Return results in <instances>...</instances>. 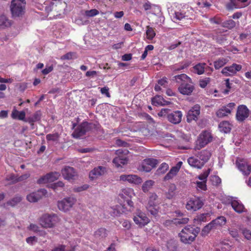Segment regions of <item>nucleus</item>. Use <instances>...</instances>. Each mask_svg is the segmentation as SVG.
Wrapping results in <instances>:
<instances>
[{"label":"nucleus","mask_w":251,"mask_h":251,"mask_svg":"<svg viewBox=\"0 0 251 251\" xmlns=\"http://www.w3.org/2000/svg\"><path fill=\"white\" fill-rule=\"evenodd\" d=\"M211 181L213 185H218L221 184L222 180L220 177L217 176H214L211 177Z\"/></svg>","instance_id":"nucleus-60"},{"label":"nucleus","mask_w":251,"mask_h":251,"mask_svg":"<svg viewBox=\"0 0 251 251\" xmlns=\"http://www.w3.org/2000/svg\"><path fill=\"white\" fill-rule=\"evenodd\" d=\"M170 111V109L168 108H162L158 113L157 115L159 117H165L166 116L167 117Z\"/></svg>","instance_id":"nucleus-57"},{"label":"nucleus","mask_w":251,"mask_h":251,"mask_svg":"<svg viewBox=\"0 0 251 251\" xmlns=\"http://www.w3.org/2000/svg\"><path fill=\"white\" fill-rule=\"evenodd\" d=\"M95 236L100 238H105L107 236V231L104 228H100L95 233Z\"/></svg>","instance_id":"nucleus-38"},{"label":"nucleus","mask_w":251,"mask_h":251,"mask_svg":"<svg viewBox=\"0 0 251 251\" xmlns=\"http://www.w3.org/2000/svg\"><path fill=\"white\" fill-rule=\"evenodd\" d=\"M242 233L247 239L250 240L251 239V231L250 230L246 228L242 230Z\"/></svg>","instance_id":"nucleus-64"},{"label":"nucleus","mask_w":251,"mask_h":251,"mask_svg":"<svg viewBox=\"0 0 251 251\" xmlns=\"http://www.w3.org/2000/svg\"><path fill=\"white\" fill-rule=\"evenodd\" d=\"M235 106V104L234 102H230L226 106H223L216 112L217 116L219 118L227 116L231 113V110L234 108Z\"/></svg>","instance_id":"nucleus-18"},{"label":"nucleus","mask_w":251,"mask_h":251,"mask_svg":"<svg viewBox=\"0 0 251 251\" xmlns=\"http://www.w3.org/2000/svg\"><path fill=\"white\" fill-rule=\"evenodd\" d=\"M173 78V80H175L177 83L180 84L182 83H187L188 80H190V77L185 74L175 75Z\"/></svg>","instance_id":"nucleus-30"},{"label":"nucleus","mask_w":251,"mask_h":251,"mask_svg":"<svg viewBox=\"0 0 251 251\" xmlns=\"http://www.w3.org/2000/svg\"><path fill=\"white\" fill-rule=\"evenodd\" d=\"M182 165V161H179L176 165V166L173 167L170 170V174H172L174 176H176L177 173L179 172L181 166Z\"/></svg>","instance_id":"nucleus-42"},{"label":"nucleus","mask_w":251,"mask_h":251,"mask_svg":"<svg viewBox=\"0 0 251 251\" xmlns=\"http://www.w3.org/2000/svg\"><path fill=\"white\" fill-rule=\"evenodd\" d=\"M11 117L13 119L25 121V112L24 111H19L16 109H14L11 113Z\"/></svg>","instance_id":"nucleus-26"},{"label":"nucleus","mask_w":251,"mask_h":251,"mask_svg":"<svg viewBox=\"0 0 251 251\" xmlns=\"http://www.w3.org/2000/svg\"><path fill=\"white\" fill-rule=\"evenodd\" d=\"M120 180L127 181L130 183L139 184L142 182V178L134 175H122L120 176Z\"/></svg>","instance_id":"nucleus-16"},{"label":"nucleus","mask_w":251,"mask_h":251,"mask_svg":"<svg viewBox=\"0 0 251 251\" xmlns=\"http://www.w3.org/2000/svg\"><path fill=\"white\" fill-rule=\"evenodd\" d=\"M154 182L152 180L146 181L142 186V190L144 192L149 191L154 185Z\"/></svg>","instance_id":"nucleus-39"},{"label":"nucleus","mask_w":251,"mask_h":251,"mask_svg":"<svg viewBox=\"0 0 251 251\" xmlns=\"http://www.w3.org/2000/svg\"><path fill=\"white\" fill-rule=\"evenodd\" d=\"M5 180L8 181H10V182L9 183V184H14L18 182L17 176L14 174H10V175L7 176Z\"/></svg>","instance_id":"nucleus-53"},{"label":"nucleus","mask_w":251,"mask_h":251,"mask_svg":"<svg viewBox=\"0 0 251 251\" xmlns=\"http://www.w3.org/2000/svg\"><path fill=\"white\" fill-rule=\"evenodd\" d=\"M213 39L220 44L224 43L226 40L225 36L221 34H216L214 35Z\"/></svg>","instance_id":"nucleus-43"},{"label":"nucleus","mask_w":251,"mask_h":251,"mask_svg":"<svg viewBox=\"0 0 251 251\" xmlns=\"http://www.w3.org/2000/svg\"><path fill=\"white\" fill-rule=\"evenodd\" d=\"M205 63H199L193 67L194 72L198 75L203 74L205 68Z\"/></svg>","instance_id":"nucleus-35"},{"label":"nucleus","mask_w":251,"mask_h":251,"mask_svg":"<svg viewBox=\"0 0 251 251\" xmlns=\"http://www.w3.org/2000/svg\"><path fill=\"white\" fill-rule=\"evenodd\" d=\"M91 124L83 122L78 125L72 133V136L75 138H78L85 134L91 128Z\"/></svg>","instance_id":"nucleus-7"},{"label":"nucleus","mask_w":251,"mask_h":251,"mask_svg":"<svg viewBox=\"0 0 251 251\" xmlns=\"http://www.w3.org/2000/svg\"><path fill=\"white\" fill-rule=\"evenodd\" d=\"M236 165L244 175L248 176L251 173V165H249L244 159L237 160Z\"/></svg>","instance_id":"nucleus-17"},{"label":"nucleus","mask_w":251,"mask_h":251,"mask_svg":"<svg viewBox=\"0 0 251 251\" xmlns=\"http://www.w3.org/2000/svg\"><path fill=\"white\" fill-rule=\"evenodd\" d=\"M210 171H211V169H208L206 171L204 172L202 174L198 176V178L199 179L202 180V181H204L206 182L207 178L208 175H209Z\"/></svg>","instance_id":"nucleus-51"},{"label":"nucleus","mask_w":251,"mask_h":251,"mask_svg":"<svg viewBox=\"0 0 251 251\" xmlns=\"http://www.w3.org/2000/svg\"><path fill=\"white\" fill-rule=\"evenodd\" d=\"M125 208L122 205H116L113 208V214L116 216H118L120 214L125 212Z\"/></svg>","instance_id":"nucleus-50"},{"label":"nucleus","mask_w":251,"mask_h":251,"mask_svg":"<svg viewBox=\"0 0 251 251\" xmlns=\"http://www.w3.org/2000/svg\"><path fill=\"white\" fill-rule=\"evenodd\" d=\"M176 186L174 184H171L169 186L168 192L166 193V197L168 199H171L173 198L175 194Z\"/></svg>","instance_id":"nucleus-36"},{"label":"nucleus","mask_w":251,"mask_h":251,"mask_svg":"<svg viewBox=\"0 0 251 251\" xmlns=\"http://www.w3.org/2000/svg\"><path fill=\"white\" fill-rule=\"evenodd\" d=\"M249 110L245 105H240L238 107L236 118L238 121L242 122L248 117Z\"/></svg>","instance_id":"nucleus-13"},{"label":"nucleus","mask_w":251,"mask_h":251,"mask_svg":"<svg viewBox=\"0 0 251 251\" xmlns=\"http://www.w3.org/2000/svg\"><path fill=\"white\" fill-rule=\"evenodd\" d=\"M228 61V60L226 58H220L214 62V66L216 70H218L223 67Z\"/></svg>","instance_id":"nucleus-31"},{"label":"nucleus","mask_w":251,"mask_h":251,"mask_svg":"<svg viewBox=\"0 0 251 251\" xmlns=\"http://www.w3.org/2000/svg\"><path fill=\"white\" fill-rule=\"evenodd\" d=\"M50 176V175L46 174L45 176H42L40 178H39L37 180V183L39 184H45L49 182L48 180V176Z\"/></svg>","instance_id":"nucleus-59"},{"label":"nucleus","mask_w":251,"mask_h":251,"mask_svg":"<svg viewBox=\"0 0 251 251\" xmlns=\"http://www.w3.org/2000/svg\"><path fill=\"white\" fill-rule=\"evenodd\" d=\"M242 68V65L233 63L229 66L225 67L221 73L226 76H232L239 72Z\"/></svg>","instance_id":"nucleus-11"},{"label":"nucleus","mask_w":251,"mask_h":251,"mask_svg":"<svg viewBox=\"0 0 251 251\" xmlns=\"http://www.w3.org/2000/svg\"><path fill=\"white\" fill-rule=\"evenodd\" d=\"M106 172V168L103 166L95 168L89 173V177L93 180L103 175Z\"/></svg>","instance_id":"nucleus-20"},{"label":"nucleus","mask_w":251,"mask_h":251,"mask_svg":"<svg viewBox=\"0 0 251 251\" xmlns=\"http://www.w3.org/2000/svg\"><path fill=\"white\" fill-rule=\"evenodd\" d=\"M47 193V190L41 189L36 192H33L26 196L27 200L30 202H35L41 199Z\"/></svg>","instance_id":"nucleus-14"},{"label":"nucleus","mask_w":251,"mask_h":251,"mask_svg":"<svg viewBox=\"0 0 251 251\" xmlns=\"http://www.w3.org/2000/svg\"><path fill=\"white\" fill-rule=\"evenodd\" d=\"M187 16L185 14V13L182 11L179 10L177 12H175V15L174 16V19L176 21L181 20L182 19L185 18Z\"/></svg>","instance_id":"nucleus-44"},{"label":"nucleus","mask_w":251,"mask_h":251,"mask_svg":"<svg viewBox=\"0 0 251 251\" xmlns=\"http://www.w3.org/2000/svg\"><path fill=\"white\" fill-rule=\"evenodd\" d=\"M208 213H202L200 215H198L196 218L195 219V220H197L199 222H205L207 221V217L208 216Z\"/></svg>","instance_id":"nucleus-54"},{"label":"nucleus","mask_w":251,"mask_h":251,"mask_svg":"<svg viewBox=\"0 0 251 251\" xmlns=\"http://www.w3.org/2000/svg\"><path fill=\"white\" fill-rule=\"evenodd\" d=\"M146 37L149 40H152L156 35V33L153 27L149 25L146 26Z\"/></svg>","instance_id":"nucleus-33"},{"label":"nucleus","mask_w":251,"mask_h":251,"mask_svg":"<svg viewBox=\"0 0 251 251\" xmlns=\"http://www.w3.org/2000/svg\"><path fill=\"white\" fill-rule=\"evenodd\" d=\"M22 200V198L20 196L15 197L13 198L11 200L7 202V204L8 205H11L12 206H14L16 205L17 203L20 202Z\"/></svg>","instance_id":"nucleus-49"},{"label":"nucleus","mask_w":251,"mask_h":251,"mask_svg":"<svg viewBox=\"0 0 251 251\" xmlns=\"http://www.w3.org/2000/svg\"><path fill=\"white\" fill-rule=\"evenodd\" d=\"M74 54V52H69L66 53L65 54L61 56L60 59L61 60H71L73 59V56Z\"/></svg>","instance_id":"nucleus-62"},{"label":"nucleus","mask_w":251,"mask_h":251,"mask_svg":"<svg viewBox=\"0 0 251 251\" xmlns=\"http://www.w3.org/2000/svg\"><path fill=\"white\" fill-rule=\"evenodd\" d=\"M200 228L187 226L178 234L180 240L185 244H191L193 242L200 232Z\"/></svg>","instance_id":"nucleus-1"},{"label":"nucleus","mask_w":251,"mask_h":251,"mask_svg":"<svg viewBox=\"0 0 251 251\" xmlns=\"http://www.w3.org/2000/svg\"><path fill=\"white\" fill-rule=\"evenodd\" d=\"M231 205L233 209L238 213H241L244 211V206L238 201H232L231 202Z\"/></svg>","instance_id":"nucleus-27"},{"label":"nucleus","mask_w":251,"mask_h":251,"mask_svg":"<svg viewBox=\"0 0 251 251\" xmlns=\"http://www.w3.org/2000/svg\"><path fill=\"white\" fill-rule=\"evenodd\" d=\"M26 2L25 0H12L10 11L13 17H22L25 13Z\"/></svg>","instance_id":"nucleus-3"},{"label":"nucleus","mask_w":251,"mask_h":251,"mask_svg":"<svg viewBox=\"0 0 251 251\" xmlns=\"http://www.w3.org/2000/svg\"><path fill=\"white\" fill-rule=\"evenodd\" d=\"M133 220L136 224L141 227L147 225L150 221L146 214L139 210L136 212Z\"/></svg>","instance_id":"nucleus-10"},{"label":"nucleus","mask_w":251,"mask_h":251,"mask_svg":"<svg viewBox=\"0 0 251 251\" xmlns=\"http://www.w3.org/2000/svg\"><path fill=\"white\" fill-rule=\"evenodd\" d=\"M59 222V217L55 214L45 213L38 219L39 225L44 228H53Z\"/></svg>","instance_id":"nucleus-2"},{"label":"nucleus","mask_w":251,"mask_h":251,"mask_svg":"<svg viewBox=\"0 0 251 251\" xmlns=\"http://www.w3.org/2000/svg\"><path fill=\"white\" fill-rule=\"evenodd\" d=\"M214 229V228L211 224V223L210 222L202 228L201 232V235L202 236H205L210 232L212 229Z\"/></svg>","instance_id":"nucleus-40"},{"label":"nucleus","mask_w":251,"mask_h":251,"mask_svg":"<svg viewBox=\"0 0 251 251\" xmlns=\"http://www.w3.org/2000/svg\"><path fill=\"white\" fill-rule=\"evenodd\" d=\"M188 221L189 218H176L172 220V222L176 225L186 224Z\"/></svg>","instance_id":"nucleus-45"},{"label":"nucleus","mask_w":251,"mask_h":251,"mask_svg":"<svg viewBox=\"0 0 251 251\" xmlns=\"http://www.w3.org/2000/svg\"><path fill=\"white\" fill-rule=\"evenodd\" d=\"M147 210L152 215L156 216L157 215L159 211V206L158 204L147 205Z\"/></svg>","instance_id":"nucleus-34"},{"label":"nucleus","mask_w":251,"mask_h":251,"mask_svg":"<svg viewBox=\"0 0 251 251\" xmlns=\"http://www.w3.org/2000/svg\"><path fill=\"white\" fill-rule=\"evenodd\" d=\"M169 169V166L168 164L166 163H163L161 164L160 166L157 169V172L160 174H164Z\"/></svg>","instance_id":"nucleus-52"},{"label":"nucleus","mask_w":251,"mask_h":251,"mask_svg":"<svg viewBox=\"0 0 251 251\" xmlns=\"http://www.w3.org/2000/svg\"><path fill=\"white\" fill-rule=\"evenodd\" d=\"M62 174L65 179L70 180L74 179L76 176V173L74 168L66 166L61 171Z\"/></svg>","instance_id":"nucleus-19"},{"label":"nucleus","mask_w":251,"mask_h":251,"mask_svg":"<svg viewBox=\"0 0 251 251\" xmlns=\"http://www.w3.org/2000/svg\"><path fill=\"white\" fill-rule=\"evenodd\" d=\"M28 230L32 231L35 233H37L40 229L39 226L35 224L31 223L27 227Z\"/></svg>","instance_id":"nucleus-58"},{"label":"nucleus","mask_w":251,"mask_h":251,"mask_svg":"<svg viewBox=\"0 0 251 251\" xmlns=\"http://www.w3.org/2000/svg\"><path fill=\"white\" fill-rule=\"evenodd\" d=\"M196 184L198 188L202 190H205L206 189V185L205 181H197Z\"/></svg>","instance_id":"nucleus-63"},{"label":"nucleus","mask_w":251,"mask_h":251,"mask_svg":"<svg viewBox=\"0 0 251 251\" xmlns=\"http://www.w3.org/2000/svg\"><path fill=\"white\" fill-rule=\"evenodd\" d=\"M219 127L221 131L226 133L229 132L231 130V125L227 121L221 122L219 125Z\"/></svg>","instance_id":"nucleus-32"},{"label":"nucleus","mask_w":251,"mask_h":251,"mask_svg":"<svg viewBox=\"0 0 251 251\" xmlns=\"http://www.w3.org/2000/svg\"><path fill=\"white\" fill-rule=\"evenodd\" d=\"M235 25V22L232 20H227L223 23V26L228 29L233 28Z\"/></svg>","instance_id":"nucleus-48"},{"label":"nucleus","mask_w":251,"mask_h":251,"mask_svg":"<svg viewBox=\"0 0 251 251\" xmlns=\"http://www.w3.org/2000/svg\"><path fill=\"white\" fill-rule=\"evenodd\" d=\"M41 116V112L39 111H36L32 115L25 119V121L29 123L31 126H33L34 122L40 120Z\"/></svg>","instance_id":"nucleus-28"},{"label":"nucleus","mask_w":251,"mask_h":251,"mask_svg":"<svg viewBox=\"0 0 251 251\" xmlns=\"http://www.w3.org/2000/svg\"><path fill=\"white\" fill-rule=\"evenodd\" d=\"M128 151L126 149H120L115 151V154L118 156L113 160V163L118 168L121 164L125 165L127 163L128 159L126 155L128 154Z\"/></svg>","instance_id":"nucleus-5"},{"label":"nucleus","mask_w":251,"mask_h":251,"mask_svg":"<svg viewBox=\"0 0 251 251\" xmlns=\"http://www.w3.org/2000/svg\"><path fill=\"white\" fill-rule=\"evenodd\" d=\"M11 25V21L4 15L0 16V28H4Z\"/></svg>","instance_id":"nucleus-29"},{"label":"nucleus","mask_w":251,"mask_h":251,"mask_svg":"<svg viewBox=\"0 0 251 251\" xmlns=\"http://www.w3.org/2000/svg\"><path fill=\"white\" fill-rule=\"evenodd\" d=\"M158 199L157 195L154 193H151L149 198L148 202L147 205H154V204H159V203L157 202V200Z\"/></svg>","instance_id":"nucleus-37"},{"label":"nucleus","mask_w":251,"mask_h":251,"mask_svg":"<svg viewBox=\"0 0 251 251\" xmlns=\"http://www.w3.org/2000/svg\"><path fill=\"white\" fill-rule=\"evenodd\" d=\"M44 7L45 11L49 13L51 11L54 6V3L50 1H46L44 2Z\"/></svg>","instance_id":"nucleus-47"},{"label":"nucleus","mask_w":251,"mask_h":251,"mask_svg":"<svg viewBox=\"0 0 251 251\" xmlns=\"http://www.w3.org/2000/svg\"><path fill=\"white\" fill-rule=\"evenodd\" d=\"M212 140V136L211 134L207 131H203L200 134L194 149L195 150H200L211 142Z\"/></svg>","instance_id":"nucleus-4"},{"label":"nucleus","mask_w":251,"mask_h":251,"mask_svg":"<svg viewBox=\"0 0 251 251\" xmlns=\"http://www.w3.org/2000/svg\"><path fill=\"white\" fill-rule=\"evenodd\" d=\"M214 229H217L220 227H222L224 226L226 223V219L225 217L221 216L218 217L214 220H213L211 222Z\"/></svg>","instance_id":"nucleus-22"},{"label":"nucleus","mask_w":251,"mask_h":251,"mask_svg":"<svg viewBox=\"0 0 251 251\" xmlns=\"http://www.w3.org/2000/svg\"><path fill=\"white\" fill-rule=\"evenodd\" d=\"M210 81V78L209 77H205L203 79H201L199 80V86L202 88H204Z\"/></svg>","instance_id":"nucleus-55"},{"label":"nucleus","mask_w":251,"mask_h":251,"mask_svg":"<svg viewBox=\"0 0 251 251\" xmlns=\"http://www.w3.org/2000/svg\"><path fill=\"white\" fill-rule=\"evenodd\" d=\"M194 89L193 85L187 83H182L178 88V91L182 95H189Z\"/></svg>","instance_id":"nucleus-21"},{"label":"nucleus","mask_w":251,"mask_h":251,"mask_svg":"<svg viewBox=\"0 0 251 251\" xmlns=\"http://www.w3.org/2000/svg\"><path fill=\"white\" fill-rule=\"evenodd\" d=\"M76 201V199L73 197L66 198L59 201L57 206L60 210L66 212L73 207Z\"/></svg>","instance_id":"nucleus-6"},{"label":"nucleus","mask_w":251,"mask_h":251,"mask_svg":"<svg viewBox=\"0 0 251 251\" xmlns=\"http://www.w3.org/2000/svg\"><path fill=\"white\" fill-rule=\"evenodd\" d=\"M196 156L202 162H203V164L204 165L209 159L211 156V153L208 150H203L199 152L196 154Z\"/></svg>","instance_id":"nucleus-23"},{"label":"nucleus","mask_w":251,"mask_h":251,"mask_svg":"<svg viewBox=\"0 0 251 251\" xmlns=\"http://www.w3.org/2000/svg\"><path fill=\"white\" fill-rule=\"evenodd\" d=\"M188 164L192 167L201 169L203 166V162L195 157H190L187 160Z\"/></svg>","instance_id":"nucleus-25"},{"label":"nucleus","mask_w":251,"mask_h":251,"mask_svg":"<svg viewBox=\"0 0 251 251\" xmlns=\"http://www.w3.org/2000/svg\"><path fill=\"white\" fill-rule=\"evenodd\" d=\"M158 161L154 158H146L143 160L140 166V170L146 172H150L153 168L156 167Z\"/></svg>","instance_id":"nucleus-9"},{"label":"nucleus","mask_w":251,"mask_h":251,"mask_svg":"<svg viewBox=\"0 0 251 251\" xmlns=\"http://www.w3.org/2000/svg\"><path fill=\"white\" fill-rule=\"evenodd\" d=\"M47 175H50V176H48V180L49 182L55 181V180L57 179L60 176V174L56 172H50L47 174Z\"/></svg>","instance_id":"nucleus-46"},{"label":"nucleus","mask_w":251,"mask_h":251,"mask_svg":"<svg viewBox=\"0 0 251 251\" xmlns=\"http://www.w3.org/2000/svg\"><path fill=\"white\" fill-rule=\"evenodd\" d=\"M182 117V113L181 111L176 110L168 114L167 120L168 121L174 125L179 124L181 121Z\"/></svg>","instance_id":"nucleus-15"},{"label":"nucleus","mask_w":251,"mask_h":251,"mask_svg":"<svg viewBox=\"0 0 251 251\" xmlns=\"http://www.w3.org/2000/svg\"><path fill=\"white\" fill-rule=\"evenodd\" d=\"M99 14V12L96 9H93L85 11V15L87 17H94Z\"/></svg>","instance_id":"nucleus-56"},{"label":"nucleus","mask_w":251,"mask_h":251,"mask_svg":"<svg viewBox=\"0 0 251 251\" xmlns=\"http://www.w3.org/2000/svg\"><path fill=\"white\" fill-rule=\"evenodd\" d=\"M151 103L153 105L157 106L168 105L171 102L165 100L162 96L156 95L152 99Z\"/></svg>","instance_id":"nucleus-24"},{"label":"nucleus","mask_w":251,"mask_h":251,"mask_svg":"<svg viewBox=\"0 0 251 251\" xmlns=\"http://www.w3.org/2000/svg\"><path fill=\"white\" fill-rule=\"evenodd\" d=\"M59 137V134L58 133H55L47 134L46 138L48 141L57 142Z\"/></svg>","instance_id":"nucleus-41"},{"label":"nucleus","mask_w":251,"mask_h":251,"mask_svg":"<svg viewBox=\"0 0 251 251\" xmlns=\"http://www.w3.org/2000/svg\"><path fill=\"white\" fill-rule=\"evenodd\" d=\"M201 107L199 104L193 106L187 112V121L191 123L192 121H197L200 114Z\"/></svg>","instance_id":"nucleus-12"},{"label":"nucleus","mask_w":251,"mask_h":251,"mask_svg":"<svg viewBox=\"0 0 251 251\" xmlns=\"http://www.w3.org/2000/svg\"><path fill=\"white\" fill-rule=\"evenodd\" d=\"M64 186V183L61 181H59L51 185V188L54 190H57L58 187L63 188Z\"/></svg>","instance_id":"nucleus-61"},{"label":"nucleus","mask_w":251,"mask_h":251,"mask_svg":"<svg viewBox=\"0 0 251 251\" xmlns=\"http://www.w3.org/2000/svg\"><path fill=\"white\" fill-rule=\"evenodd\" d=\"M203 205L202 201L199 198L190 199L186 204V208L188 210L197 211L201 209Z\"/></svg>","instance_id":"nucleus-8"}]
</instances>
